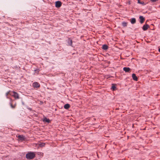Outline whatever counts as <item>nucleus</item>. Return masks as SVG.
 <instances>
[{
  "label": "nucleus",
  "instance_id": "obj_3",
  "mask_svg": "<svg viewBox=\"0 0 160 160\" xmlns=\"http://www.w3.org/2000/svg\"><path fill=\"white\" fill-rule=\"evenodd\" d=\"M10 101L9 103V104L11 107V108L12 109H14L16 107V104L15 103L14 105H12V102L13 101V100L11 98L10 99Z\"/></svg>",
  "mask_w": 160,
  "mask_h": 160
},
{
  "label": "nucleus",
  "instance_id": "obj_19",
  "mask_svg": "<svg viewBox=\"0 0 160 160\" xmlns=\"http://www.w3.org/2000/svg\"><path fill=\"white\" fill-rule=\"evenodd\" d=\"M112 88L113 89V90H115L116 88V86L113 84H112Z\"/></svg>",
  "mask_w": 160,
  "mask_h": 160
},
{
  "label": "nucleus",
  "instance_id": "obj_5",
  "mask_svg": "<svg viewBox=\"0 0 160 160\" xmlns=\"http://www.w3.org/2000/svg\"><path fill=\"white\" fill-rule=\"evenodd\" d=\"M33 86L35 88H38L40 87V85L38 82H34L33 83Z\"/></svg>",
  "mask_w": 160,
  "mask_h": 160
},
{
  "label": "nucleus",
  "instance_id": "obj_23",
  "mask_svg": "<svg viewBox=\"0 0 160 160\" xmlns=\"http://www.w3.org/2000/svg\"><path fill=\"white\" fill-rule=\"evenodd\" d=\"M158 51L159 52H160V48L159 49Z\"/></svg>",
  "mask_w": 160,
  "mask_h": 160
},
{
  "label": "nucleus",
  "instance_id": "obj_9",
  "mask_svg": "<svg viewBox=\"0 0 160 160\" xmlns=\"http://www.w3.org/2000/svg\"><path fill=\"white\" fill-rule=\"evenodd\" d=\"M139 18L140 20V22L141 23H143L145 21V18L142 16H140L139 17Z\"/></svg>",
  "mask_w": 160,
  "mask_h": 160
},
{
  "label": "nucleus",
  "instance_id": "obj_21",
  "mask_svg": "<svg viewBox=\"0 0 160 160\" xmlns=\"http://www.w3.org/2000/svg\"><path fill=\"white\" fill-rule=\"evenodd\" d=\"M43 153L42 152H39V154H38V155H40L41 156H43Z\"/></svg>",
  "mask_w": 160,
  "mask_h": 160
},
{
  "label": "nucleus",
  "instance_id": "obj_11",
  "mask_svg": "<svg viewBox=\"0 0 160 160\" xmlns=\"http://www.w3.org/2000/svg\"><path fill=\"white\" fill-rule=\"evenodd\" d=\"M108 47L107 45H106V44L103 45L102 48L103 50H107L108 49Z\"/></svg>",
  "mask_w": 160,
  "mask_h": 160
},
{
  "label": "nucleus",
  "instance_id": "obj_17",
  "mask_svg": "<svg viewBox=\"0 0 160 160\" xmlns=\"http://www.w3.org/2000/svg\"><path fill=\"white\" fill-rule=\"evenodd\" d=\"M138 3L143 5H145V4L143 2H141L140 0H138Z\"/></svg>",
  "mask_w": 160,
  "mask_h": 160
},
{
  "label": "nucleus",
  "instance_id": "obj_6",
  "mask_svg": "<svg viewBox=\"0 0 160 160\" xmlns=\"http://www.w3.org/2000/svg\"><path fill=\"white\" fill-rule=\"evenodd\" d=\"M18 138L20 140H24L25 139V137L23 135H18Z\"/></svg>",
  "mask_w": 160,
  "mask_h": 160
},
{
  "label": "nucleus",
  "instance_id": "obj_14",
  "mask_svg": "<svg viewBox=\"0 0 160 160\" xmlns=\"http://www.w3.org/2000/svg\"><path fill=\"white\" fill-rule=\"evenodd\" d=\"M70 107V105L69 104H67L64 105V108L66 109H68Z\"/></svg>",
  "mask_w": 160,
  "mask_h": 160
},
{
  "label": "nucleus",
  "instance_id": "obj_13",
  "mask_svg": "<svg viewBox=\"0 0 160 160\" xmlns=\"http://www.w3.org/2000/svg\"><path fill=\"white\" fill-rule=\"evenodd\" d=\"M43 121L44 122H47L48 123H50V120L49 119L46 118H44Z\"/></svg>",
  "mask_w": 160,
  "mask_h": 160
},
{
  "label": "nucleus",
  "instance_id": "obj_4",
  "mask_svg": "<svg viewBox=\"0 0 160 160\" xmlns=\"http://www.w3.org/2000/svg\"><path fill=\"white\" fill-rule=\"evenodd\" d=\"M62 5L61 2L60 1H57L55 2V6L57 8L60 7Z\"/></svg>",
  "mask_w": 160,
  "mask_h": 160
},
{
  "label": "nucleus",
  "instance_id": "obj_12",
  "mask_svg": "<svg viewBox=\"0 0 160 160\" xmlns=\"http://www.w3.org/2000/svg\"><path fill=\"white\" fill-rule=\"evenodd\" d=\"M136 19L135 18H132L131 20V22L132 24H134L136 23Z\"/></svg>",
  "mask_w": 160,
  "mask_h": 160
},
{
  "label": "nucleus",
  "instance_id": "obj_20",
  "mask_svg": "<svg viewBox=\"0 0 160 160\" xmlns=\"http://www.w3.org/2000/svg\"><path fill=\"white\" fill-rule=\"evenodd\" d=\"M45 143H41V144H40L39 146L40 147H44L45 146Z\"/></svg>",
  "mask_w": 160,
  "mask_h": 160
},
{
  "label": "nucleus",
  "instance_id": "obj_18",
  "mask_svg": "<svg viewBox=\"0 0 160 160\" xmlns=\"http://www.w3.org/2000/svg\"><path fill=\"white\" fill-rule=\"evenodd\" d=\"M127 23L125 22H123L122 23V25L124 27H126L127 26Z\"/></svg>",
  "mask_w": 160,
  "mask_h": 160
},
{
  "label": "nucleus",
  "instance_id": "obj_10",
  "mask_svg": "<svg viewBox=\"0 0 160 160\" xmlns=\"http://www.w3.org/2000/svg\"><path fill=\"white\" fill-rule=\"evenodd\" d=\"M132 77L134 80L136 81H138V79L135 74L134 73L132 74Z\"/></svg>",
  "mask_w": 160,
  "mask_h": 160
},
{
  "label": "nucleus",
  "instance_id": "obj_2",
  "mask_svg": "<svg viewBox=\"0 0 160 160\" xmlns=\"http://www.w3.org/2000/svg\"><path fill=\"white\" fill-rule=\"evenodd\" d=\"M13 94H12V96H13L15 99H19V97L18 94L16 92L13 91L12 92Z\"/></svg>",
  "mask_w": 160,
  "mask_h": 160
},
{
  "label": "nucleus",
  "instance_id": "obj_22",
  "mask_svg": "<svg viewBox=\"0 0 160 160\" xmlns=\"http://www.w3.org/2000/svg\"><path fill=\"white\" fill-rule=\"evenodd\" d=\"M158 0H150V1L153 2H156L158 1Z\"/></svg>",
  "mask_w": 160,
  "mask_h": 160
},
{
  "label": "nucleus",
  "instance_id": "obj_15",
  "mask_svg": "<svg viewBox=\"0 0 160 160\" xmlns=\"http://www.w3.org/2000/svg\"><path fill=\"white\" fill-rule=\"evenodd\" d=\"M68 45L72 46V40L70 39H69L68 41Z\"/></svg>",
  "mask_w": 160,
  "mask_h": 160
},
{
  "label": "nucleus",
  "instance_id": "obj_8",
  "mask_svg": "<svg viewBox=\"0 0 160 160\" xmlns=\"http://www.w3.org/2000/svg\"><path fill=\"white\" fill-rule=\"evenodd\" d=\"M149 28V26L148 24H145L142 27V29L144 31L147 30Z\"/></svg>",
  "mask_w": 160,
  "mask_h": 160
},
{
  "label": "nucleus",
  "instance_id": "obj_7",
  "mask_svg": "<svg viewBox=\"0 0 160 160\" xmlns=\"http://www.w3.org/2000/svg\"><path fill=\"white\" fill-rule=\"evenodd\" d=\"M123 70L126 72H130V69L128 67H124Z\"/></svg>",
  "mask_w": 160,
  "mask_h": 160
},
{
  "label": "nucleus",
  "instance_id": "obj_1",
  "mask_svg": "<svg viewBox=\"0 0 160 160\" xmlns=\"http://www.w3.org/2000/svg\"><path fill=\"white\" fill-rule=\"evenodd\" d=\"M35 157V154L33 152H29L26 154V158L28 159H33Z\"/></svg>",
  "mask_w": 160,
  "mask_h": 160
},
{
  "label": "nucleus",
  "instance_id": "obj_16",
  "mask_svg": "<svg viewBox=\"0 0 160 160\" xmlns=\"http://www.w3.org/2000/svg\"><path fill=\"white\" fill-rule=\"evenodd\" d=\"M9 94H10L11 95H12V93L10 91H9L7 92L6 94V95L7 98H9L8 97V95Z\"/></svg>",
  "mask_w": 160,
  "mask_h": 160
}]
</instances>
